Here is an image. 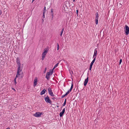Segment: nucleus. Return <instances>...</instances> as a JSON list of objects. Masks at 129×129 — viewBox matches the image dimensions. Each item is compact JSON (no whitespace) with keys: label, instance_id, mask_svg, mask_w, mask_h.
<instances>
[{"label":"nucleus","instance_id":"21","mask_svg":"<svg viewBox=\"0 0 129 129\" xmlns=\"http://www.w3.org/2000/svg\"><path fill=\"white\" fill-rule=\"evenodd\" d=\"M73 83H72V84H71V88H70V89L71 90H72V89L73 88Z\"/></svg>","mask_w":129,"mask_h":129},{"label":"nucleus","instance_id":"20","mask_svg":"<svg viewBox=\"0 0 129 129\" xmlns=\"http://www.w3.org/2000/svg\"><path fill=\"white\" fill-rule=\"evenodd\" d=\"M66 99H65V100L64 102V103H63V104L62 105V106H65L66 104Z\"/></svg>","mask_w":129,"mask_h":129},{"label":"nucleus","instance_id":"18","mask_svg":"<svg viewBox=\"0 0 129 129\" xmlns=\"http://www.w3.org/2000/svg\"><path fill=\"white\" fill-rule=\"evenodd\" d=\"M68 94V93H67V92H66V93L64 95H62V96H61V98H64V97L65 96H67V95Z\"/></svg>","mask_w":129,"mask_h":129},{"label":"nucleus","instance_id":"1","mask_svg":"<svg viewBox=\"0 0 129 129\" xmlns=\"http://www.w3.org/2000/svg\"><path fill=\"white\" fill-rule=\"evenodd\" d=\"M16 60L17 63L18 65L17 72H20L22 71V69H20V62L19 58L17 57Z\"/></svg>","mask_w":129,"mask_h":129},{"label":"nucleus","instance_id":"38","mask_svg":"<svg viewBox=\"0 0 129 129\" xmlns=\"http://www.w3.org/2000/svg\"><path fill=\"white\" fill-rule=\"evenodd\" d=\"M53 18V17H52V19Z\"/></svg>","mask_w":129,"mask_h":129},{"label":"nucleus","instance_id":"2","mask_svg":"<svg viewBox=\"0 0 129 129\" xmlns=\"http://www.w3.org/2000/svg\"><path fill=\"white\" fill-rule=\"evenodd\" d=\"M48 51V48H45L44 50V52L42 53V59L43 60L46 56V54L47 53Z\"/></svg>","mask_w":129,"mask_h":129},{"label":"nucleus","instance_id":"4","mask_svg":"<svg viewBox=\"0 0 129 129\" xmlns=\"http://www.w3.org/2000/svg\"><path fill=\"white\" fill-rule=\"evenodd\" d=\"M125 35H127L129 33V27L126 25H125L124 28Z\"/></svg>","mask_w":129,"mask_h":129},{"label":"nucleus","instance_id":"26","mask_svg":"<svg viewBox=\"0 0 129 129\" xmlns=\"http://www.w3.org/2000/svg\"><path fill=\"white\" fill-rule=\"evenodd\" d=\"M71 91V90H70V89H69L68 91V92H67V93H68V94H69V93Z\"/></svg>","mask_w":129,"mask_h":129},{"label":"nucleus","instance_id":"12","mask_svg":"<svg viewBox=\"0 0 129 129\" xmlns=\"http://www.w3.org/2000/svg\"><path fill=\"white\" fill-rule=\"evenodd\" d=\"M38 81V78L37 77H35L34 81V86L35 87L37 84V82Z\"/></svg>","mask_w":129,"mask_h":129},{"label":"nucleus","instance_id":"8","mask_svg":"<svg viewBox=\"0 0 129 129\" xmlns=\"http://www.w3.org/2000/svg\"><path fill=\"white\" fill-rule=\"evenodd\" d=\"M42 114V113H40L39 112H37L34 114L33 115L35 117H38L40 116Z\"/></svg>","mask_w":129,"mask_h":129},{"label":"nucleus","instance_id":"10","mask_svg":"<svg viewBox=\"0 0 129 129\" xmlns=\"http://www.w3.org/2000/svg\"><path fill=\"white\" fill-rule=\"evenodd\" d=\"M65 108H64L63 109L62 111L59 114L60 117H62L63 116V114H64L65 112Z\"/></svg>","mask_w":129,"mask_h":129},{"label":"nucleus","instance_id":"25","mask_svg":"<svg viewBox=\"0 0 129 129\" xmlns=\"http://www.w3.org/2000/svg\"><path fill=\"white\" fill-rule=\"evenodd\" d=\"M42 17L43 18H45V12H44L43 13V15L42 16Z\"/></svg>","mask_w":129,"mask_h":129},{"label":"nucleus","instance_id":"32","mask_svg":"<svg viewBox=\"0 0 129 129\" xmlns=\"http://www.w3.org/2000/svg\"><path fill=\"white\" fill-rule=\"evenodd\" d=\"M55 68H54V67L53 69L52 70H53H53Z\"/></svg>","mask_w":129,"mask_h":129},{"label":"nucleus","instance_id":"9","mask_svg":"<svg viewBox=\"0 0 129 129\" xmlns=\"http://www.w3.org/2000/svg\"><path fill=\"white\" fill-rule=\"evenodd\" d=\"M88 77L87 76V78L85 79V81H84V85L85 86H86V85L87 84V83L88 82Z\"/></svg>","mask_w":129,"mask_h":129},{"label":"nucleus","instance_id":"30","mask_svg":"<svg viewBox=\"0 0 129 129\" xmlns=\"http://www.w3.org/2000/svg\"><path fill=\"white\" fill-rule=\"evenodd\" d=\"M52 99L53 100H55V99H56V98H52Z\"/></svg>","mask_w":129,"mask_h":129},{"label":"nucleus","instance_id":"17","mask_svg":"<svg viewBox=\"0 0 129 129\" xmlns=\"http://www.w3.org/2000/svg\"><path fill=\"white\" fill-rule=\"evenodd\" d=\"M64 28H62V30H61V31L60 34V36L61 37L62 36V33H63V31H64Z\"/></svg>","mask_w":129,"mask_h":129},{"label":"nucleus","instance_id":"24","mask_svg":"<svg viewBox=\"0 0 129 129\" xmlns=\"http://www.w3.org/2000/svg\"><path fill=\"white\" fill-rule=\"evenodd\" d=\"M46 11V8L45 7L44 8V10L43 11V12H45V13Z\"/></svg>","mask_w":129,"mask_h":129},{"label":"nucleus","instance_id":"36","mask_svg":"<svg viewBox=\"0 0 129 129\" xmlns=\"http://www.w3.org/2000/svg\"><path fill=\"white\" fill-rule=\"evenodd\" d=\"M35 0H32V3L34 1H35Z\"/></svg>","mask_w":129,"mask_h":129},{"label":"nucleus","instance_id":"35","mask_svg":"<svg viewBox=\"0 0 129 129\" xmlns=\"http://www.w3.org/2000/svg\"><path fill=\"white\" fill-rule=\"evenodd\" d=\"M6 129H10V128H9V127H8V128H6Z\"/></svg>","mask_w":129,"mask_h":129},{"label":"nucleus","instance_id":"5","mask_svg":"<svg viewBox=\"0 0 129 129\" xmlns=\"http://www.w3.org/2000/svg\"><path fill=\"white\" fill-rule=\"evenodd\" d=\"M95 22L96 24L97 25L98 23V21L99 18V15L98 12L95 13Z\"/></svg>","mask_w":129,"mask_h":129},{"label":"nucleus","instance_id":"11","mask_svg":"<svg viewBox=\"0 0 129 129\" xmlns=\"http://www.w3.org/2000/svg\"><path fill=\"white\" fill-rule=\"evenodd\" d=\"M53 73V70H50L49 72H47V73L46 75H48V76H49L52 75Z\"/></svg>","mask_w":129,"mask_h":129},{"label":"nucleus","instance_id":"34","mask_svg":"<svg viewBox=\"0 0 129 129\" xmlns=\"http://www.w3.org/2000/svg\"><path fill=\"white\" fill-rule=\"evenodd\" d=\"M42 21L43 22H44V19H42Z\"/></svg>","mask_w":129,"mask_h":129},{"label":"nucleus","instance_id":"27","mask_svg":"<svg viewBox=\"0 0 129 129\" xmlns=\"http://www.w3.org/2000/svg\"><path fill=\"white\" fill-rule=\"evenodd\" d=\"M122 61V59H121L120 60L119 62V64H120L121 63Z\"/></svg>","mask_w":129,"mask_h":129},{"label":"nucleus","instance_id":"6","mask_svg":"<svg viewBox=\"0 0 129 129\" xmlns=\"http://www.w3.org/2000/svg\"><path fill=\"white\" fill-rule=\"evenodd\" d=\"M44 99L46 103H49L50 104H52V101L50 100L49 97L48 96L45 98Z\"/></svg>","mask_w":129,"mask_h":129},{"label":"nucleus","instance_id":"31","mask_svg":"<svg viewBox=\"0 0 129 129\" xmlns=\"http://www.w3.org/2000/svg\"><path fill=\"white\" fill-rule=\"evenodd\" d=\"M78 10H77L76 11V12H77V14H78Z\"/></svg>","mask_w":129,"mask_h":129},{"label":"nucleus","instance_id":"3","mask_svg":"<svg viewBox=\"0 0 129 129\" xmlns=\"http://www.w3.org/2000/svg\"><path fill=\"white\" fill-rule=\"evenodd\" d=\"M20 72H17V73L16 75V76L15 78L14 81L15 84L16 85L17 83L16 81V78L19 77V76H20L21 75V78H22L23 77V73H22V74H20Z\"/></svg>","mask_w":129,"mask_h":129},{"label":"nucleus","instance_id":"7","mask_svg":"<svg viewBox=\"0 0 129 129\" xmlns=\"http://www.w3.org/2000/svg\"><path fill=\"white\" fill-rule=\"evenodd\" d=\"M48 90L49 93L51 96H54L52 91V90L50 88H48Z\"/></svg>","mask_w":129,"mask_h":129},{"label":"nucleus","instance_id":"22","mask_svg":"<svg viewBox=\"0 0 129 129\" xmlns=\"http://www.w3.org/2000/svg\"><path fill=\"white\" fill-rule=\"evenodd\" d=\"M59 63H57L55 65V66H54V68H56V67L57 66H58V65L59 64Z\"/></svg>","mask_w":129,"mask_h":129},{"label":"nucleus","instance_id":"33","mask_svg":"<svg viewBox=\"0 0 129 129\" xmlns=\"http://www.w3.org/2000/svg\"><path fill=\"white\" fill-rule=\"evenodd\" d=\"M91 68H89V70H91Z\"/></svg>","mask_w":129,"mask_h":129},{"label":"nucleus","instance_id":"14","mask_svg":"<svg viewBox=\"0 0 129 129\" xmlns=\"http://www.w3.org/2000/svg\"><path fill=\"white\" fill-rule=\"evenodd\" d=\"M46 90L45 89H44L40 92V94L42 95L44 94L45 93Z\"/></svg>","mask_w":129,"mask_h":129},{"label":"nucleus","instance_id":"13","mask_svg":"<svg viewBox=\"0 0 129 129\" xmlns=\"http://www.w3.org/2000/svg\"><path fill=\"white\" fill-rule=\"evenodd\" d=\"M97 53V50L96 48L95 49L94 52V54L93 56V58H94L95 57H96Z\"/></svg>","mask_w":129,"mask_h":129},{"label":"nucleus","instance_id":"15","mask_svg":"<svg viewBox=\"0 0 129 129\" xmlns=\"http://www.w3.org/2000/svg\"><path fill=\"white\" fill-rule=\"evenodd\" d=\"M96 59V57H95L94 58L92 61L91 62L90 64L93 65L94 63L95 62Z\"/></svg>","mask_w":129,"mask_h":129},{"label":"nucleus","instance_id":"28","mask_svg":"<svg viewBox=\"0 0 129 129\" xmlns=\"http://www.w3.org/2000/svg\"><path fill=\"white\" fill-rule=\"evenodd\" d=\"M46 70H47V68H45V70H44V73H45L46 72Z\"/></svg>","mask_w":129,"mask_h":129},{"label":"nucleus","instance_id":"29","mask_svg":"<svg viewBox=\"0 0 129 129\" xmlns=\"http://www.w3.org/2000/svg\"><path fill=\"white\" fill-rule=\"evenodd\" d=\"M92 65H92L90 64V68H92Z\"/></svg>","mask_w":129,"mask_h":129},{"label":"nucleus","instance_id":"16","mask_svg":"<svg viewBox=\"0 0 129 129\" xmlns=\"http://www.w3.org/2000/svg\"><path fill=\"white\" fill-rule=\"evenodd\" d=\"M53 9H51V15L52 16V17H53Z\"/></svg>","mask_w":129,"mask_h":129},{"label":"nucleus","instance_id":"37","mask_svg":"<svg viewBox=\"0 0 129 129\" xmlns=\"http://www.w3.org/2000/svg\"><path fill=\"white\" fill-rule=\"evenodd\" d=\"M75 1V0H73V2H74Z\"/></svg>","mask_w":129,"mask_h":129},{"label":"nucleus","instance_id":"23","mask_svg":"<svg viewBox=\"0 0 129 129\" xmlns=\"http://www.w3.org/2000/svg\"><path fill=\"white\" fill-rule=\"evenodd\" d=\"M57 50H58L59 49V44L58 43H57Z\"/></svg>","mask_w":129,"mask_h":129},{"label":"nucleus","instance_id":"19","mask_svg":"<svg viewBox=\"0 0 129 129\" xmlns=\"http://www.w3.org/2000/svg\"><path fill=\"white\" fill-rule=\"evenodd\" d=\"M45 77L47 79V80H49L50 79V77L46 75Z\"/></svg>","mask_w":129,"mask_h":129}]
</instances>
